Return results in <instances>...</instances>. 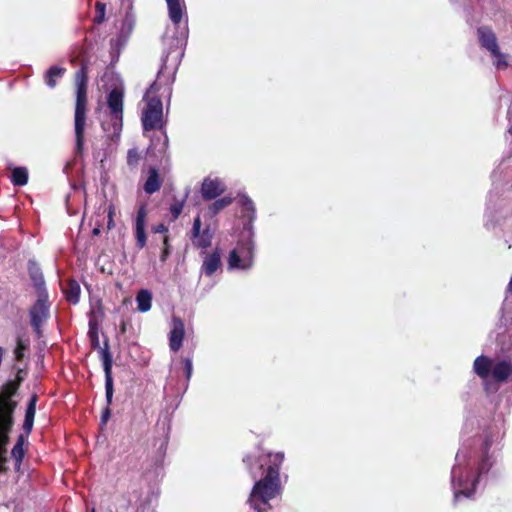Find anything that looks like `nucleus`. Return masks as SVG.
Segmentation results:
<instances>
[{
	"label": "nucleus",
	"mask_w": 512,
	"mask_h": 512,
	"mask_svg": "<svg viewBox=\"0 0 512 512\" xmlns=\"http://www.w3.org/2000/svg\"><path fill=\"white\" fill-rule=\"evenodd\" d=\"M65 71H66L65 68L60 67L58 65L51 66L45 72V75H44L45 84L51 89L55 88V86L57 84L56 80L58 78H61L64 75Z\"/></svg>",
	"instance_id": "obj_25"
},
{
	"label": "nucleus",
	"mask_w": 512,
	"mask_h": 512,
	"mask_svg": "<svg viewBox=\"0 0 512 512\" xmlns=\"http://www.w3.org/2000/svg\"><path fill=\"white\" fill-rule=\"evenodd\" d=\"M141 122L144 131L163 128V104L159 97H151L142 111Z\"/></svg>",
	"instance_id": "obj_7"
},
{
	"label": "nucleus",
	"mask_w": 512,
	"mask_h": 512,
	"mask_svg": "<svg viewBox=\"0 0 512 512\" xmlns=\"http://www.w3.org/2000/svg\"><path fill=\"white\" fill-rule=\"evenodd\" d=\"M107 105L110 110L113 133L119 136L123 125V92L117 88L112 89L107 96Z\"/></svg>",
	"instance_id": "obj_9"
},
{
	"label": "nucleus",
	"mask_w": 512,
	"mask_h": 512,
	"mask_svg": "<svg viewBox=\"0 0 512 512\" xmlns=\"http://www.w3.org/2000/svg\"><path fill=\"white\" fill-rule=\"evenodd\" d=\"M22 462H15V470L20 471Z\"/></svg>",
	"instance_id": "obj_45"
},
{
	"label": "nucleus",
	"mask_w": 512,
	"mask_h": 512,
	"mask_svg": "<svg viewBox=\"0 0 512 512\" xmlns=\"http://www.w3.org/2000/svg\"><path fill=\"white\" fill-rule=\"evenodd\" d=\"M89 337H90V340H91V343H92V346L94 348L98 347L99 346V338H98V333H97V330L96 328L92 325V323L90 322L89 323Z\"/></svg>",
	"instance_id": "obj_37"
},
{
	"label": "nucleus",
	"mask_w": 512,
	"mask_h": 512,
	"mask_svg": "<svg viewBox=\"0 0 512 512\" xmlns=\"http://www.w3.org/2000/svg\"><path fill=\"white\" fill-rule=\"evenodd\" d=\"M161 183L162 181L160 179L158 168L155 166L149 167L148 177L143 186L144 191L151 195L160 189Z\"/></svg>",
	"instance_id": "obj_22"
},
{
	"label": "nucleus",
	"mask_w": 512,
	"mask_h": 512,
	"mask_svg": "<svg viewBox=\"0 0 512 512\" xmlns=\"http://www.w3.org/2000/svg\"><path fill=\"white\" fill-rule=\"evenodd\" d=\"M9 436L0 432V472L5 470L6 463V445L8 444Z\"/></svg>",
	"instance_id": "obj_31"
},
{
	"label": "nucleus",
	"mask_w": 512,
	"mask_h": 512,
	"mask_svg": "<svg viewBox=\"0 0 512 512\" xmlns=\"http://www.w3.org/2000/svg\"><path fill=\"white\" fill-rule=\"evenodd\" d=\"M167 57H168V56H166L165 58H163V59H162V61H163V63H164V64L166 63Z\"/></svg>",
	"instance_id": "obj_48"
},
{
	"label": "nucleus",
	"mask_w": 512,
	"mask_h": 512,
	"mask_svg": "<svg viewBox=\"0 0 512 512\" xmlns=\"http://www.w3.org/2000/svg\"><path fill=\"white\" fill-rule=\"evenodd\" d=\"M226 190L224 182L219 178L207 177L201 186V195L204 200H213Z\"/></svg>",
	"instance_id": "obj_13"
},
{
	"label": "nucleus",
	"mask_w": 512,
	"mask_h": 512,
	"mask_svg": "<svg viewBox=\"0 0 512 512\" xmlns=\"http://www.w3.org/2000/svg\"><path fill=\"white\" fill-rule=\"evenodd\" d=\"M27 437H28V435L26 433L25 434H20L17 437L16 443H15L14 446H16V447H23L24 448V445H25V442L27 440Z\"/></svg>",
	"instance_id": "obj_40"
},
{
	"label": "nucleus",
	"mask_w": 512,
	"mask_h": 512,
	"mask_svg": "<svg viewBox=\"0 0 512 512\" xmlns=\"http://www.w3.org/2000/svg\"><path fill=\"white\" fill-rule=\"evenodd\" d=\"M250 473H251V475H252V477H253V478H256V477L258 476V473L254 472V471L252 470V468H250Z\"/></svg>",
	"instance_id": "obj_46"
},
{
	"label": "nucleus",
	"mask_w": 512,
	"mask_h": 512,
	"mask_svg": "<svg viewBox=\"0 0 512 512\" xmlns=\"http://www.w3.org/2000/svg\"><path fill=\"white\" fill-rule=\"evenodd\" d=\"M115 512H123V511H121V509H120V508H116V511H115Z\"/></svg>",
	"instance_id": "obj_51"
},
{
	"label": "nucleus",
	"mask_w": 512,
	"mask_h": 512,
	"mask_svg": "<svg viewBox=\"0 0 512 512\" xmlns=\"http://www.w3.org/2000/svg\"><path fill=\"white\" fill-rule=\"evenodd\" d=\"M66 300L71 304H77L80 297V285L75 280H69L63 287Z\"/></svg>",
	"instance_id": "obj_24"
},
{
	"label": "nucleus",
	"mask_w": 512,
	"mask_h": 512,
	"mask_svg": "<svg viewBox=\"0 0 512 512\" xmlns=\"http://www.w3.org/2000/svg\"><path fill=\"white\" fill-rule=\"evenodd\" d=\"M168 8V16L172 24L178 29V36L180 40L186 41L188 37V21L186 20L181 26L183 13L185 10L184 0H165Z\"/></svg>",
	"instance_id": "obj_10"
},
{
	"label": "nucleus",
	"mask_w": 512,
	"mask_h": 512,
	"mask_svg": "<svg viewBox=\"0 0 512 512\" xmlns=\"http://www.w3.org/2000/svg\"><path fill=\"white\" fill-rule=\"evenodd\" d=\"M213 236L214 233L208 225L201 231L200 236L193 240V245L196 248L206 249L211 246Z\"/></svg>",
	"instance_id": "obj_26"
},
{
	"label": "nucleus",
	"mask_w": 512,
	"mask_h": 512,
	"mask_svg": "<svg viewBox=\"0 0 512 512\" xmlns=\"http://www.w3.org/2000/svg\"><path fill=\"white\" fill-rule=\"evenodd\" d=\"M200 256L203 259L201 273L205 276L211 277L221 268V251L219 248H216L212 252L201 251Z\"/></svg>",
	"instance_id": "obj_12"
},
{
	"label": "nucleus",
	"mask_w": 512,
	"mask_h": 512,
	"mask_svg": "<svg viewBox=\"0 0 512 512\" xmlns=\"http://www.w3.org/2000/svg\"><path fill=\"white\" fill-rule=\"evenodd\" d=\"M183 365H184V373L186 377V387L188 386V382L191 379L192 373H193V363L191 358H184L183 359Z\"/></svg>",
	"instance_id": "obj_34"
},
{
	"label": "nucleus",
	"mask_w": 512,
	"mask_h": 512,
	"mask_svg": "<svg viewBox=\"0 0 512 512\" xmlns=\"http://www.w3.org/2000/svg\"><path fill=\"white\" fill-rule=\"evenodd\" d=\"M38 401V396L36 394L31 395L29 401L27 403L25 418L23 422V431L27 435H29L33 429L34 418L36 414V405Z\"/></svg>",
	"instance_id": "obj_21"
},
{
	"label": "nucleus",
	"mask_w": 512,
	"mask_h": 512,
	"mask_svg": "<svg viewBox=\"0 0 512 512\" xmlns=\"http://www.w3.org/2000/svg\"><path fill=\"white\" fill-rule=\"evenodd\" d=\"M76 104L74 115V130L76 138V151L82 153L84 146V132L86 126L87 106V71L84 65L76 72Z\"/></svg>",
	"instance_id": "obj_4"
},
{
	"label": "nucleus",
	"mask_w": 512,
	"mask_h": 512,
	"mask_svg": "<svg viewBox=\"0 0 512 512\" xmlns=\"http://www.w3.org/2000/svg\"><path fill=\"white\" fill-rule=\"evenodd\" d=\"M153 232L154 233H166V232H168V228L165 224L160 223L153 228Z\"/></svg>",
	"instance_id": "obj_41"
},
{
	"label": "nucleus",
	"mask_w": 512,
	"mask_h": 512,
	"mask_svg": "<svg viewBox=\"0 0 512 512\" xmlns=\"http://www.w3.org/2000/svg\"><path fill=\"white\" fill-rule=\"evenodd\" d=\"M101 354V360L103 365V370L105 374V397L107 406L102 411L101 414V422L102 424H106L108 419L111 416V410L109 406L112 403L113 399V393H114V386H113V377H112V365H113V359L112 355L109 351L108 341H105L104 347L100 349Z\"/></svg>",
	"instance_id": "obj_6"
},
{
	"label": "nucleus",
	"mask_w": 512,
	"mask_h": 512,
	"mask_svg": "<svg viewBox=\"0 0 512 512\" xmlns=\"http://www.w3.org/2000/svg\"><path fill=\"white\" fill-rule=\"evenodd\" d=\"M499 434L486 430L482 435L465 441L455 456L451 469V487L454 502L471 499L477 487L501 458L498 446Z\"/></svg>",
	"instance_id": "obj_1"
},
{
	"label": "nucleus",
	"mask_w": 512,
	"mask_h": 512,
	"mask_svg": "<svg viewBox=\"0 0 512 512\" xmlns=\"http://www.w3.org/2000/svg\"><path fill=\"white\" fill-rule=\"evenodd\" d=\"M96 9H97V15L95 17V21L97 23H101L104 21V18H105V5L98 2L96 4Z\"/></svg>",
	"instance_id": "obj_38"
},
{
	"label": "nucleus",
	"mask_w": 512,
	"mask_h": 512,
	"mask_svg": "<svg viewBox=\"0 0 512 512\" xmlns=\"http://www.w3.org/2000/svg\"><path fill=\"white\" fill-rule=\"evenodd\" d=\"M25 456V449L23 447L14 446L11 451V457L15 462H22Z\"/></svg>",
	"instance_id": "obj_36"
},
{
	"label": "nucleus",
	"mask_w": 512,
	"mask_h": 512,
	"mask_svg": "<svg viewBox=\"0 0 512 512\" xmlns=\"http://www.w3.org/2000/svg\"><path fill=\"white\" fill-rule=\"evenodd\" d=\"M183 210V203H175L170 207V212L174 219L178 218Z\"/></svg>",
	"instance_id": "obj_39"
},
{
	"label": "nucleus",
	"mask_w": 512,
	"mask_h": 512,
	"mask_svg": "<svg viewBox=\"0 0 512 512\" xmlns=\"http://www.w3.org/2000/svg\"><path fill=\"white\" fill-rule=\"evenodd\" d=\"M152 493L149 490H134L130 493L129 499L122 498L123 502L128 505L134 503L136 506L135 512H147L151 506Z\"/></svg>",
	"instance_id": "obj_15"
},
{
	"label": "nucleus",
	"mask_w": 512,
	"mask_h": 512,
	"mask_svg": "<svg viewBox=\"0 0 512 512\" xmlns=\"http://www.w3.org/2000/svg\"><path fill=\"white\" fill-rule=\"evenodd\" d=\"M92 512H95V510L93 509Z\"/></svg>",
	"instance_id": "obj_52"
},
{
	"label": "nucleus",
	"mask_w": 512,
	"mask_h": 512,
	"mask_svg": "<svg viewBox=\"0 0 512 512\" xmlns=\"http://www.w3.org/2000/svg\"><path fill=\"white\" fill-rule=\"evenodd\" d=\"M113 207H109V211H108V223H107V226H108V229H111L113 226H114V222H113Z\"/></svg>",
	"instance_id": "obj_42"
},
{
	"label": "nucleus",
	"mask_w": 512,
	"mask_h": 512,
	"mask_svg": "<svg viewBox=\"0 0 512 512\" xmlns=\"http://www.w3.org/2000/svg\"><path fill=\"white\" fill-rule=\"evenodd\" d=\"M140 158L141 156L137 148L129 149L127 152V165L131 169H135L139 164Z\"/></svg>",
	"instance_id": "obj_32"
},
{
	"label": "nucleus",
	"mask_w": 512,
	"mask_h": 512,
	"mask_svg": "<svg viewBox=\"0 0 512 512\" xmlns=\"http://www.w3.org/2000/svg\"><path fill=\"white\" fill-rule=\"evenodd\" d=\"M249 459H250V458H249V457H247V458L243 459V462H247Z\"/></svg>",
	"instance_id": "obj_50"
},
{
	"label": "nucleus",
	"mask_w": 512,
	"mask_h": 512,
	"mask_svg": "<svg viewBox=\"0 0 512 512\" xmlns=\"http://www.w3.org/2000/svg\"><path fill=\"white\" fill-rule=\"evenodd\" d=\"M508 131H509V133L512 135V125L510 126V128H509V130H508Z\"/></svg>",
	"instance_id": "obj_49"
},
{
	"label": "nucleus",
	"mask_w": 512,
	"mask_h": 512,
	"mask_svg": "<svg viewBox=\"0 0 512 512\" xmlns=\"http://www.w3.org/2000/svg\"><path fill=\"white\" fill-rule=\"evenodd\" d=\"M512 374V363L507 360H500L494 363L491 376L499 383L507 381Z\"/></svg>",
	"instance_id": "obj_19"
},
{
	"label": "nucleus",
	"mask_w": 512,
	"mask_h": 512,
	"mask_svg": "<svg viewBox=\"0 0 512 512\" xmlns=\"http://www.w3.org/2000/svg\"><path fill=\"white\" fill-rule=\"evenodd\" d=\"M100 233H101V230H100V227H99V226L95 227V228L92 230V235H93V236H98V235H100Z\"/></svg>",
	"instance_id": "obj_44"
},
{
	"label": "nucleus",
	"mask_w": 512,
	"mask_h": 512,
	"mask_svg": "<svg viewBox=\"0 0 512 512\" xmlns=\"http://www.w3.org/2000/svg\"><path fill=\"white\" fill-rule=\"evenodd\" d=\"M170 253H171V250H170V246H169V238L167 236H165L163 238V249H162V252L160 255V261L162 263L166 262Z\"/></svg>",
	"instance_id": "obj_35"
},
{
	"label": "nucleus",
	"mask_w": 512,
	"mask_h": 512,
	"mask_svg": "<svg viewBox=\"0 0 512 512\" xmlns=\"http://www.w3.org/2000/svg\"><path fill=\"white\" fill-rule=\"evenodd\" d=\"M29 349V340L17 337L16 347L14 349V357L17 362L24 359L25 352Z\"/></svg>",
	"instance_id": "obj_29"
},
{
	"label": "nucleus",
	"mask_w": 512,
	"mask_h": 512,
	"mask_svg": "<svg viewBox=\"0 0 512 512\" xmlns=\"http://www.w3.org/2000/svg\"><path fill=\"white\" fill-rule=\"evenodd\" d=\"M17 406L16 401H7L5 405L0 407V432L4 434H9L14 420L13 413Z\"/></svg>",
	"instance_id": "obj_17"
},
{
	"label": "nucleus",
	"mask_w": 512,
	"mask_h": 512,
	"mask_svg": "<svg viewBox=\"0 0 512 512\" xmlns=\"http://www.w3.org/2000/svg\"><path fill=\"white\" fill-rule=\"evenodd\" d=\"M137 310L146 313L152 306V293L148 289H140L136 295Z\"/></svg>",
	"instance_id": "obj_23"
},
{
	"label": "nucleus",
	"mask_w": 512,
	"mask_h": 512,
	"mask_svg": "<svg viewBox=\"0 0 512 512\" xmlns=\"http://www.w3.org/2000/svg\"><path fill=\"white\" fill-rule=\"evenodd\" d=\"M477 39L480 47L487 51L493 59V65L498 70H505L509 66L508 54L501 52L498 38L489 26H480L477 28Z\"/></svg>",
	"instance_id": "obj_5"
},
{
	"label": "nucleus",
	"mask_w": 512,
	"mask_h": 512,
	"mask_svg": "<svg viewBox=\"0 0 512 512\" xmlns=\"http://www.w3.org/2000/svg\"><path fill=\"white\" fill-rule=\"evenodd\" d=\"M201 226H202L201 218L199 215H197L194 218L192 229H191L192 241L197 239L200 236V233L202 231Z\"/></svg>",
	"instance_id": "obj_33"
},
{
	"label": "nucleus",
	"mask_w": 512,
	"mask_h": 512,
	"mask_svg": "<svg viewBox=\"0 0 512 512\" xmlns=\"http://www.w3.org/2000/svg\"><path fill=\"white\" fill-rule=\"evenodd\" d=\"M146 207L141 205L137 211L135 219V238L138 248L142 249L146 245L147 237L145 232Z\"/></svg>",
	"instance_id": "obj_18"
},
{
	"label": "nucleus",
	"mask_w": 512,
	"mask_h": 512,
	"mask_svg": "<svg viewBox=\"0 0 512 512\" xmlns=\"http://www.w3.org/2000/svg\"><path fill=\"white\" fill-rule=\"evenodd\" d=\"M23 380H24V377L22 376V370L19 369L17 372L16 381H14V382L19 383V385H20Z\"/></svg>",
	"instance_id": "obj_43"
},
{
	"label": "nucleus",
	"mask_w": 512,
	"mask_h": 512,
	"mask_svg": "<svg viewBox=\"0 0 512 512\" xmlns=\"http://www.w3.org/2000/svg\"><path fill=\"white\" fill-rule=\"evenodd\" d=\"M136 25V15L133 11L132 3L128 6L125 16L122 20L121 27L119 29L118 35L116 37L115 45L124 46L129 37L131 36Z\"/></svg>",
	"instance_id": "obj_11"
},
{
	"label": "nucleus",
	"mask_w": 512,
	"mask_h": 512,
	"mask_svg": "<svg viewBox=\"0 0 512 512\" xmlns=\"http://www.w3.org/2000/svg\"><path fill=\"white\" fill-rule=\"evenodd\" d=\"M185 336V326L182 319L173 317L172 327L169 332V348L173 352H178L183 344Z\"/></svg>",
	"instance_id": "obj_14"
},
{
	"label": "nucleus",
	"mask_w": 512,
	"mask_h": 512,
	"mask_svg": "<svg viewBox=\"0 0 512 512\" xmlns=\"http://www.w3.org/2000/svg\"><path fill=\"white\" fill-rule=\"evenodd\" d=\"M30 324L38 337L42 335V325L50 316L48 294L38 295L35 304L29 310Z\"/></svg>",
	"instance_id": "obj_8"
},
{
	"label": "nucleus",
	"mask_w": 512,
	"mask_h": 512,
	"mask_svg": "<svg viewBox=\"0 0 512 512\" xmlns=\"http://www.w3.org/2000/svg\"><path fill=\"white\" fill-rule=\"evenodd\" d=\"M238 204L241 208L243 231L237 246L230 251L228 270H249L254 265L255 242L253 223L256 219V207L253 200L245 194L239 195Z\"/></svg>",
	"instance_id": "obj_3"
},
{
	"label": "nucleus",
	"mask_w": 512,
	"mask_h": 512,
	"mask_svg": "<svg viewBox=\"0 0 512 512\" xmlns=\"http://www.w3.org/2000/svg\"><path fill=\"white\" fill-rule=\"evenodd\" d=\"M493 365L491 358L480 355L474 360L473 371L481 379L485 380L491 375Z\"/></svg>",
	"instance_id": "obj_20"
},
{
	"label": "nucleus",
	"mask_w": 512,
	"mask_h": 512,
	"mask_svg": "<svg viewBox=\"0 0 512 512\" xmlns=\"http://www.w3.org/2000/svg\"><path fill=\"white\" fill-rule=\"evenodd\" d=\"M11 182L15 186H24L28 182V171L25 167H15L12 170Z\"/></svg>",
	"instance_id": "obj_27"
},
{
	"label": "nucleus",
	"mask_w": 512,
	"mask_h": 512,
	"mask_svg": "<svg viewBox=\"0 0 512 512\" xmlns=\"http://www.w3.org/2000/svg\"><path fill=\"white\" fill-rule=\"evenodd\" d=\"M19 383L13 381L7 382L2 389L3 397L0 402V407L6 404L7 401H14L12 398L17 394Z\"/></svg>",
	"instance_id": "obj_28"
},
{
	"label": "nucleus",
	"mask_w": 512,
	"mask_h": 512,
	"mask_svg": "<svg viewBox=\"0 0 512 512\" xmlns=\"http://www.w3.org/2000/svg\"><path fill=\"white\" fill-rule=\"evenodd\" d=\"M156 88V83L151 84L150 90H154Z\"/></svg>",
	"instance_id": "obj_47"
},
{
	"label": "nucleus",
	"mask_w": 512,
	"mask_h": 512,
	"mask_svg": "<svg viewBox=\"0 0 512 512\" xmlns=\"http://www.w3.org/2000/svg\"><path fill=\"white\" fill-rule=\"evenodd\" d=\"M232 203L231 197H222L219 199H216L208 208V211L211 216H215L217 213H219L224 208L228 207Z\"/></svg>",
	"instance_id": "obj_30"
},
{
	"label": "nucleus",
	"mask_w": 512,
	"mask_h": 512,
	"mask_svg": "<svg viewBox=\"0 0 512 512\" xmlns=\"http://www.w3.org/2000/svg\"><path fill=\"white\" fill-rule=\"evenodd\" d=\"M284 453L269 452L259 456V469L263 472V478L255 482L248 503L255 512H268L271 509L270 500L274 499L281 491L280 468L284 461Z\"/></svg>",
	"instance_id": "obj_2"
},
{
	"label": "nucleus",
	"mask_w": 512,
	"mask_h": 512,
	"mask_svg": "<svg viewBox=\"0 0 512 512\" xmlns=\"http://www.w3.org/2000/svg\"><path fill=\"white\" fill-rule=\"evenodd\" d=\"M28 273L37 295L48 294L42 270L36 261H28Z\"/></svg>",
	"instance_id": "obj_16"
}]
</instances>
